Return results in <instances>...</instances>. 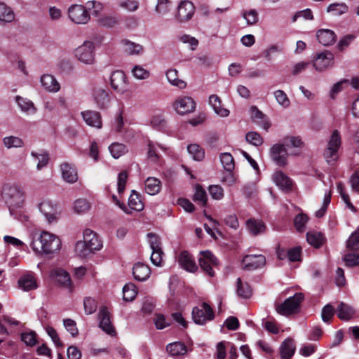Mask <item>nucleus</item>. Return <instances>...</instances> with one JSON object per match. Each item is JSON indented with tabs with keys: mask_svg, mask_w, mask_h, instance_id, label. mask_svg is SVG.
<instances>
[{
	"mask_svg": "<svg viewBox=\"0 0 359 359\" xmlns=\"http://www.w3.org/2000/svg\"><path fill=\"white\" fill-rule=\"evenodd\" d=\"M31 245L36 253L52 254L60 249L61 241L55 234L43 231L34 236Z\"/></svg>",
	"mask_w": 359,
	"mask_h": 359,
	"instance_id": "f257e3e1",
	"label": "nucleus"
},
{
	"mask_svg": "<svg viewBox=\"0 0 359 359\" xmlns=\"http://www.w3.org/2000/svg\"><path fill=\"white\" fill-rule=\"evenodd\" d=\"M304 297V294L299 292L286 299L283 303L276 305V310L277 313L283 316H289L297 313Z\"/></svg>",
	"mask_w": 359,
	"mask_h": 359,
	"instance_id": "f03ea898",
	"label": "nucleus"
},
{
	"mask_svg": "<svg viewBox=\"0 0 359 359\" xmlns=\"http://www.w3.org/2000/svg\"><path fill=\"white\" fill-rule=\"evenodd\" d=\"M198 263L201 270L210 277L215 276V269L217 268L219 262L210 251L200 252Z\"/></svg>",
	"mask_w": 359,
	"mask_h": 359,
	"instance_id": "7ed1b4c3",
	"label": "nucleus"
},
{
	"mask_svg": "<svg viewBox=\"0 0 359 359\" xmlns=\"http://www.w3.org/2000/svg\"><path fill=\"white\" fill-rule=\"evenodd\" d=\"M341 144V136L338 130H334L330 137L327 147L324 151V157L328 163L337 161L338 150Z\"/></svg>",
	"mask_w": 359,
	"mask_h": 359,
	"instance_id": "20e7f679",
	"label": "nucleus"
},
{
	"mask_svg": "<svg viewBox=\"0 0 359 359\" xmlns=\"http://www.w3.org/2000/svg\"><path fill=\"white\" fill-rule=\"evenodd\" d=\"M215 317L212 309L207 303L195 306L192 310V318L198 325H204L208 321L212 320Z\"/></svg>",
	"mask_w": 359,
	"mask_h": 359,
	"instance_id": "39448f33",
	"label": "nucleus"
},
{
	"mask_svg": "<svg viewBox=\"0 0 359 359\" xmlns=\"http://www.w3.org/2000/svg\"><path fill=\"white\" fill-rule=\"evenodd\" d=\"M69 19L75 24L86 25L90 20V15L85 6L79 4L71 6L68 9Z\"/></svg>",
	"mask_w": 359,
	"mask_h": 359,
	"instance_id": "423d86ee",
	"label": "nucleus"
},
{
	"mask_svg": "<svg viewBox=\"0 0 359 359\" xmlns=\"http://www.w3.org/2000/svg\"><path fill=\"white\" fill-rule=\"evenodd\" d=\"M95 46L91 41H85L75 50V56L81 62L93 64L95 60Z\"/></svg>",
	"mask_w": 359,
	"mask_h": 359,
	"instance_id": "0eeeda50",
	"label": "nucleus"
},
{
	"mask_svg": "<svg viewBox=\"0 0 359 359\" xmlns=\"http://www.w3.org/2000/svg\"><path fill=\"white\" fill-rule=\"evenodd\" d=\"M2 195L6 202L11 205H18L22 201L23 192L16 184H5L2 189Z\"/></svg>",
	"mask_w": 359,
	"mask_h": 359,
	"instance_id": "6e6552de",
	"label": "nucleus"
},
{
	"mask_svg": "<svg viewBox=\"0 0 359 359\" xmlns=\"http://www.w3.org/2000/svg\"><path fill=\"white\" fill-rule=\"evenodd\" d=\"M172 106L176 112L182 115L191 113L196 109L194 100L189 96L177 97Z\"/></svg>",
	"mask_w": 359,
	"mask_h": 359,
	"instance_id": "1a4fd4ad",
	"label": "nucleus"
},
{
	"mask_svg": "<svg viewBox=\"0 0 359 359\" xmlns=\"http://www.w3.org/2000/svg\"><path fill=\"white\" fill-rule=\"evenodd\" d=\"M266 257L263 255H248L242 260L243 269L247 271H254L266 265Z\"/></svg>",
	"mask_w": 359,
	"mask_h": 359,
	"instance_id": "9d476101",
	"label": "nucleus"
},
{
	"mask_svg": "<svg viewBox=\"0 0 359 359\" xmlns=\"http://www.w3.org/2000/svg\"><path fill=\"white\" fill-rule=\"evenodd\" d=\"M92 97L99 109H106L110 104L111 98L109 91L101 86H95L93 88Z\"/></svg>",
	"mask_w": 359,
	"mask_h": 359,
	"instance_id": "9b49d317",
	"label": "nucleus"
},
{
	"mask_svg": "<svg viewBox=\"0 0 359 359\" xmlns=\"http://www.w3.org/2000/svg\"><path fill=\"white\" fill-rule=\"evenodd\" d=\"M111 88L118 93L123 94L127 91L128 81L123 71L117 70L112 72L110 77Z\"/></svg>",
	"mask_w": 359,
	"mask_h": 359,
	"instance_id": "f8f14e48",
	"label": "nucleus"
},
{
	"mask_svg": "<svg viewBox=\"0 0 359 359\" xmlns=\"http://www.w3.org/2000/svg\"><path fill=\"white\" fill-rule=\"evenodd\" d=\"M287 149L283 144H276L272 146L270 149V156L279 166H284L287 164Z\"/></svg>",
	"mask_w": 359,
	"mask_h": 359,
	"instance_id": "ddd939ff",
	"label": "nucleus"
},
{
	"mask_svg": "<svg viewBox=\"0 0 359 359\" xmlns=\"http://www.w3.org/2000/svg\"><path fill=\"white\" fill-rule=\"evenodd\" d=\"M100 327L109 335L116 334L115 329L111 322L110 312L106 306H101L99 310Z\"/></svg>",
	"mask_w": 359,
	"mask_h": 359,
	"instance_id": "4468645a",
	"label": "nucleus"
},
{
	"mask_svg": "<svg viewBox=\"0 0 359 359\" xmlns=\"http://www.w3.org/2000/svg\"><path fill=\"white\" fill-rule=\"evenodd\" d=\"M40 212L44 215L48 223L56 222L59 218L60 213L57 210L56 205L50 201H43L39 205Z\"/></svg>",
	"mask_w": 359,
	"mask_h": 359,
	"instance_id": "2eb2a0df",
	"label": "nucleus"
},
{
	"mask_svg": "<svg viewBox=\"0 0 359 359\" xmlns=\"http://www.w3.org/2000/svg\"><path fill=\"white\" fill-rule=\"evenodd\" d=\"M333 59L334 56L330 52L318 53L313 61V66L316 70L323 72L332 65Z\"/></svg>",
	"mask_w": 359,
	"mask_h": 359,
	"instance_id": "dca6fc26",
	"label": "nucleus"
},
{
	"mask_svg": "<svg viewBox=\"0 0 359 359\" xmlns=\"http://www.w3.org/2000/svg\"><path fill=\"white\" fill-rule=\"evenodd\" d=\"M195 6L190 1H182L178 6L177 18L180 22H187L194 15Z\"/></svg>",
	"mask_w": 359,
	"mask_h": 359,
	"instance_id": "f3484780",
	"label": "nucleus"
},
{
	"mask_svg": "<svg viewBox=\"0 0 359 359\" xmlns=\"http://www.w3.org/2000/svg\"><path fill=\"white\" fill-rule=\"evenodd\" d=\"M83 239L93 252L100 250L102 248V243L97 233L89 229L84 230Z\"/></svg>",
	"mask_w": 359,
	"mask_h": 359,
	"instance_id": "a211bd4d",
	"label": "nucleus"
},
{
	"mask_svg": "<svg viewBox=\"0 0 359 359\" xmlns=\"http://www.w3.org/2000/svg\"><path fill=\"white\" fill-rule=\"evenodd\" d=\"M62 179L68 183L73 184L78 180V172L74 165L63 163L60 165Z\"/></svg>",
	"mask_w": 359,
	"mask_h": 359,
	"instance_id": "6ab92c4d",
	"label": "nucleus"
},
{
	"mask_svg": "<svg viewBox=\"0 0 359 359\" xmlns=\"http://www.w3.org/2000/svg\"><path fill=\"white\" fill-rule=\"evenodd\" d=\"M273 182L283 191H289L292 188V181L282 171H276L272 175Z\"/></svg>",
	"mask_w": 359,
	"mask_h": 359,
	"instance_id": "aec40b11",
	"label": "nucleus"
},
{
	"mask_svg": "<svg viewBox=\"0 0 359 359\" xmlns=\"http://www.w3.org/2000/svg\"><path fill=\"white\" fill-rule=\"evenodd\" d=\"M178 262L182 268L189 272L194 273L198 270L194 258L187 251H183L179 255Z\"/></svg>",
	"mask_w": 359,
	"mask_h": 359,
	"instance_id": "412c9836",
	"label": "nucleus"
},
{
	"mask_svg": "<svg viewBox=\"0 0 359 359\" xmlns=\"http://www.w3.org/2000/svg\"><path fill=\"white\" fill-rule=\"evenodd\" d=\"M83 119L87 125L100 129L102 126L101 114L95 111H85L81 113Z\"/></svg>",
	"mask_w": 359,
	"mask_h": 359,
	"instance_id": "4be33fe9",
	"label": "nucleus"
},
{
	"mask_svg": "<svg viewBox=\"0 0 359 359\" xmlns=\"http://www.w3.org/2000/svg\"><path fill=\"white\" fill-rule=\"evenodd\" d=\"M250 116L255 123L260 126L264 130H267L270 128L271 123L267 117L259 111L257 107H252L250 108Z\"/></svg>",
	"mask_w": 359,
	"mask_h": 359,
	"instance_id": "5701e85b",
	"label": "nucleus"
},
{
	"mask_svg": "<svg viewBox=\"0 0 359 359\" xmlns=\"http://www.w3.org/2000/svg\"><path fill=\"white\" fill-rule=\"evenodd\" d=\"M52 276L60 285L72 290V281L69 274L62 269H57L52 272Z\"/></svg>",
	"mask_w": 359,
	"mask_h": 359,
	"instance_id": "b1692460",
	"label": "nucleus"
},
{
	"mask_svg": "<svg viewBox=\"0 0 359 359\" xmlns=\"http://www.w3.org/2000/svg\"><path fill=\"white\" fill-rule=\"evenodd\" d=\"M41 83L43 88L50 93L58 92L60 85L55 78L50 74H44L41 77Z\"/></svg>",
	"mask_w": 359,
	"mask_h": 359,
	"instance_id": "393cba45",
	"label": "nucleus"
},
{
	"mask_svg": "<svg viewBox=\"0 0 359 359\" xmlns=\"http://www.w3.org/2000/svg\"><path fill=\"white\" fill-rule=\"evenodd\" d=\"M133 274L137 280L144 281L149 277L151 270L147 265L138 262L133 268Z\"/></svg>",
	"mask_w": 359,
	"mask_h": 359,
	"instance_id": "a878e982",
	"label": "nucleus"
},
{
	"mask_svg": "<svg viewBox=\"0 0 359 359\" xmlns=\"http://www.w3.org/2000/svg\"><path fill=\"white\" fill-rule=\"evenodd\" d=\"M296 346L293 339L287 338L280 346V354L282 359H290L295 352Z\"/></svg>",
	"mask_w": 359,
	"mask_h": 359,
	"instance_id": "bb28decb",
	"label": "nucleus"
},
{
	"mask_svg": "<svg viewBox=\"0 0 359 359\" xmlns=\"http://www.w3.org/2000/svg\"><path fill=\"white\" fill-rule=\"evenodd\" d=\"M246 228L252 236L263 233L266 230V226L262 220L249 219L246 221Z\"/></svg>",
	"mask_w": 359,
	"mask_h": 359,
	"instance_id": "cd10ccee",
	"label": "nucleus"
},
{
	"mask_svg": "<svg viewBox=\"0 0 359 359\" xmlns=\"http://www.w3.org/2000/svg\"><path fill=\"white\" fill-rule=\"evenodd\" d=\"M316 36L319 43L325 46L332 45L336 40L334 32L330 29H320Z\"/></svg>",
	"mask_w": 359,
	"mask_h": 359,
	"instance_id": "c85d7f7f",
	"label": "nucleus"
},
{
	"mask_svg": "<svg viewBox=\"0 0 359 359\" xmlns=\"http://www.w3.org/2000/svg\"><path fill=\"white\" fill-rule=\"evenodd\" d=\"M209 103L218 116L226 117L229 115V110L222 107L221 100L217 95H210L209 97Z\"/></svg>",
	"mask_w": 359,
	"mask_h": 359,
	"instance_id": "c756f323",
	"label": "nucleus"
},
{
	"mask_svg": "<svg viewBox=\"0 0 359 359\" xmlns=\"http://www.w3.org/2000/svg\"><path fill=\"white\" fill-rule=\"evenodd\" d=\"M161 189V181L156 177H148L144 182V190L149 195H156Z\"/></svg>",
	"mask_w": 359,
	"mask_h": 359,
	"instance_id": "7c9ffc66",
	"label": "nucleus"
},
{
	"mask_svg": "<svg viewBox=\"0 0 359 359\" xmlns=\"http://www.w3.org/2000/svg\"><path fill=\"white\" fill-rule=\"evenodd\" d=\"M19 287L23 290L29 291L37 287L36 279L32 274H25L18 280Z\"/></svg>",
	"mask_w": 359,
	"mask_h": 359,
	"instance_id": "2f4dec72",
	"label": "nucleus"
},
{
	"mask_svg": "<svg viewBox=\"0 0 359 359\" xmlns=\"http://www.w3.org/2000/svg\"><path fill=\"white\" fill-rule=\"evenodd\" d=\"M15 101L23 112L34 114L36 111V108L31 100L20 96H16Z\"/></svg>",
	"mask_w": 359,
	"mask_h": 359,
	"instance_id": "473e14b6",
	"label": "nucleus"
},
{
	"mask_svg": "<svg viewBox=\"0 0 359 359\" xmlns=\"http://www.w3.org/2000/svg\"><path fill=\"white\" fill-rule=\"evenodd\" d=\"M166 350L172 356L182 355L187 352V348L185 344L179 341L169 344L166 346Z\"/></svg>",
	"mask_w": 359,
	"mask_h": 359,
	"instance_id": "72a5a7b5",
	"label": "nucleus"
},
{
	"mask_svg": "<svg viewBox=\"0 0 359 359\" xmlns=\"http://www.w3.org/2000/svg\"><path fill=\"white\" fill-rule=\"evenodd\" d=\"M337 312L338 317L344 320L351 319L355 313L352 307L343 302H341L338 306Z\"/></svg>",
	"mask_w": 359,
	"mask_h": 359,
	"instance_id": "f704fd0d",
	"label": "nucleus"
},
{
	"mask_svg": "<svg viewBox=\"0 0 359 359\" xmlns=\"http://www.w3.org/2000/svg\"><path fill=\"white\" fill-rule=\"evenodd\" d=\"M237 294L244 299L250 298L252 294L250 285L247 282H243L240 278L237 280Z\"/></svg>",
	"mask_w": 359,
	"mask_h": 359,
	"instance_id": "c9c22d12",
	"label": "nucleus"
},
{
	"mask_svg": "<svg viewBox=\"0 0 359 359\" xmlns=\"http://www.w3.org/2000/svg\"><path fill=\"white\" fill-rule=\"evenodd\" d=\"M161 148L164 149V147L151 141H148L147 143V158L150 161L157 162L160 158L158 154V149Z\"/></svg>",
	"mask_w": 359,
	"mask_h": 359,
	"instance_id": "e433bc0d",
	"label": "nucleus"
},
{
	"mask_svg": "<svg viewBox=\"0 0 359 359\" xmlns=\"http://www.w3.org/2000/svg\"><path fill=\"white\" fill-rule=\"evenodd\" d=\"M166 77L168 82L174 86H177L182 89L187 86L184 81L178 79L177 71L176 69H171L168 70L166 72Z\"/></svg>",
	"mask_w": 359,
	"mask_h": 359,
	"instance_id": "4c0bfd02",
	"label": "nucleus"
},
{
	"mask_svg": "<svg viewBox=\"0 0 359 359\" xmlns=\"http://www.w3.org/2000/svg\"><path fill=\"white\" fill-rule=\"evenodd\" d=\"M124 46V50L130 55H137L143 51V47L138 43H135L127 39L121 41Z\"/></svg>",
	"mask_w": 359,
	"mask_h": 359,
	"instance_id": "58836bf2",
	"label": "nucleus"
},
{
	"mask_svg": "<svg viewBox=\"0 0 359 359\" xmlns=\"http://www.w3.org/2000/svg\"><path fill=\"white\" fill-rule=\"evenodd\" d=\"M307 242L318 248L322 245L323 237L321 233L315 231H310L306 233Z\"/></svg>",
	"mask_w": 359,
	"mask_h": 359,
	"instance_id": "ea45409f",
	"label": "nucleus"
},
{
	"mask_svg": "<svg viewBox=\"0 0 359 359\" xmlns=\"http://www.w3.org/2000/svg\"><path fill=\"white\" fill-rule=\"evenodd\" d=\"M137 294L136 286L132 283H128L126 284L123 288V299L125 301H133Z\"/></svg>",
	"mask_w": 359,
	"mask_h": 359,
	"instance_id": "a19ab883",
	"label": "nucleus"
},
{
	"mask_svg": "<svg viewBox=\"0 0 359 359\" xmlns=\"http://www.w3.org/2000/svg\"><path fill=\"white\" fill-rule=\"evenodd\" d=\"M3 144L7 149L20 148L23 147V140L17 136L10 135L3 139Z\"/></svg>",
	"mask_w": 359,
	"mask_h": 359,
	"instance_id": "79ce46f5",
	"label": "nucleus"
},
{
	"mask_svg": "<svg viewBox=\"0 0 359 359\" xmlns=\"http://www.w3.org/2000/svg\"><path fill=\"white\" fill-rule=\"evenodd\" d=\"M128 206L130 209L136 211H141L144 208V204L140 198L139 195L134 190L132 191V193L129 197Z\"/></svg>",
	"mask_w": 359,
	"mask_h": 359,
	"instance_id": "37998d69",
	"label": "nucleus"
},
{
	"mask_svg": "<svg viewBox=\"0 0 359 359\" xmlns=\"http://www.w3.org/2000/svg\"><path fill=\"white\" fill-rule=\"evenodd\" d=\"M74 210L78 214H84L90 208V203L85 198H79L74 203Z\"/></svg>",
	"mask_w": 359,
	"mask_h": 359,
	"instance_id": "c03bdc74",
	"label": "nucleus"
},
{
	"mask_svg": "<svg viewBox=\"0 0 359 359\" xmlns=\"http://www.w3.org/2000/svg\"><path fill=\"white\" fill-rule=\"evenodd\" d=\"M100 26L111 28L118 24V18L114 15H104L100 16L97 20Z\"/></svg>",
	"mask_w": 359,
	"mask_h": 359,
	"instance_id": "a18cd8bd",
	"label": "nucleus"
},
{
	"mask_svg": "<svg viewBox=\"0 0 359 359\" xmlns=\"http://www.w3.org/2000/svg\"><path fill=\"white\" fill-rule=\"evenodd\" d=\"M14 13L6 4H0V21L10 22L14 20Z\"/></svg>",
	"mask_w": 359,
	"mask_h": 359,
	"instance_id": "49530a36",
	"label": "nucleus"
},
{
	"mask_svg": "<svg viewBox=\"0 0 359 359\" xmlns=\"http://www.w3.org/2000/svg\"><path fill=\"white\" fill-rule=\"evenodd\" d=\"M347 11L348 6L344 3L332 4L327 8V11L334 15H341L346 13Z\"/></svg>",
	"mask_w": 359,
	"mask_h": 359,
	"instance_id": "de8ad7c7",
	"label": "nucleus"
},
{
	"mask_svg": "<svg viewBox=\"0 0 359 359\" xmlns=\"http://www.w3.org/2000/svg\"><path fill=\"white\" fill-rule=\"evenodd\" d=\"M194 201L201 206H205L207 203V194L205 191L200 185L195 187Z\"/></svg>",
	"mask_w": 359,
	"mask_h": 359,
	"instance_id": "09e8293b",
	"label": "nucleus"
},
{
	"mask_svg": "<svg viewBox=\"0 0 359 359\" xmlns=\"http://www.w3.org/2000/svg\"><path fill=\"white\" fill-rule=\"evenodd\" d=\"M188 152L196 161H201L205 156L203 149L198 144H190L187 147Z\"/></svg>",
	"mask_w": 359,
	"mask_h": 359,
	"instance_id": "8fccbe9b",
	"label": "nucleus"
},
{
	"mask_svg": "<svg viewBox=\"0 0 359 359\" xmlns=\"http://www.w3.org/2000/svg\"><path fill=\"white\" fill-rule=\"evenodd\" d=\"M109 151L114 158H118L127 152L126 147L120 143H113L109 147Z\"/></svg>",
	"mask_w": 359,
	"mask_h": 359,
	"instance_id": "3c124183",
	"label": "nucleus"
},
{
	"mask_svg": "<svg viewBox=\"0 0 359 359\" xmlns=\"http://www.w3.org/2000/svg\"><path fill=\"white\" fill-rule=\"evenodd\" d=\"M220 161L224 168L226 171L231 172L234 169V160L231 154H222L220 156Z\"/></svg>",
	"mask_w": 359,
	"mask_h": 359,
	"instance_id": "603ef678",
	"label": "nucleus"
},
{
	"mask_svg": "<svg viewBox=\"0 0 359 359\" xmlns=\"http://www.w3.org/2000/svg\"><path fill=\"white\" fill-rule=\"evenodd\" d=\"M133 76L139 80L147 79L149 76V72L140 65H135L132 69Z\"/></svg>",
	"mask_w": 359,
	"mask_h": 359,
	"instance_id": "864d4df0",
	"label": "nucleus"
},
{
	"mask_svg": "<svg viewBox=\"0 0 359 359\" xmlns=\"http://www.w3.org/2000/svg\"><path fill=\"white\" fill-rule=\"evenodd\" d=\"M273 95L278 103L284 108H287L290 105V101L283 90H277L274 92Z\"/></svg>",
	"mask_w": 359,
	"mask_h": 359,
	"instance_id": "5fc2aeb1",
	"label": "nucleus"
},
{
	"mask_svg": "<svg viewBox=\"0 0 359 359\" xmlns=\"http://www.w3.org/2000/svg\"><path fill=\"white\" fill-rule=\"evenodd\" d=\"M245 140L255 147L261 146L263 144V138L257 132H248L245 135Z\"/></svg>",
	"mask_w": 359,
	"mask_h": 359,
	"instance_id": "6e6d98bb",
	"label": "nucleus"
},
{
	"mask_svg": "<svg viewBox=\"0 0 359 359\" xmlns=\"http://www.w3.org/2000/svg\"><path fill=\"white\" fill-rule=\"evenodd\" d=\"M308 221L309 217L307 215L302 213L299 214L294 219V226L299 232H302L305 230L306 224Z\"/></svg>",
	"mask_w": 359,
	"mask_h": 359,
	"instance_id": "4d7b16f0",
	"label": "nucleus"
},
{
	"mask_svg": "<svg viewBox=\"0 0 359 359\" xmlns=\"http://www.w3.org/2000/svg\"><path fill=\"white\" fill-rule=\"evenodd\" d=\"M346 247L351 250H359V229L351 235L347 241Z\"/></svg>",
	"mask_w": 359,
	"mask_h": 359,
	"instance_id": "13d9d810",
	"label": "nucleus"
},
{
	"mask_svg": "<svg viewBox=\"0 0 359 359\" xmlns=\"http://www.w3.org/2000/svg\"><path fill=\"white\" fill-rule=\"evenodd\" d=\"M128 177V174L126 170L120 172L118 175L117 191L120 195H121L125 191Z\"/></svg>",
	"mask_w": 359,
	"mask_h": 359,
	"instance_id": "bf43d9fd",
	"label": "nucleus"
},
{
	"mask_svg": "<svg viewBox=\"0 0 359 359\" xmlns=\"http://www.w3.org/2000/svg\"><path fill=\"white\" fill-rule=\"evenodd\" d=\"M338 193L340 194L342 200L346 204L347 207L352 211H355V207L350 201L348 195L345 192L344 184L341 182H339L337 186Z\"/></svg>",
	"mask_w": 359,
	"mask_h": 359,
	"instance_id": "052dcab7",
	"label": "nucleus"
},
{
	"mask_svg": "<svg viewBox=\"0 0 359 359\" xmlns=\"http://www.w3.org/2000/svg\"><path fill=\"white\" fill-rule=\"evenodd\" d=\"M63 325L67 331L69 332L72 337H75L78 335L79 330L76 327V323L74 320L70 318L64 319Z\"/></svg>",
	"mask_w": 359,
	"mask_h": 359,
	"instance_id": "680f3d73",
	"label": "nucleus"
},
{
	"mask_svg": "<svg viewBox=\"0 0 359 359\" xmlns=\"http://www.w3.org/2000/svg\"><path fill=\"white\" fill-rule=\"evenodd\" d=\"M75 250L77 255L82 257H85L90 253L93 252L91 250H90L84 240L83 241H78L76 243Z\"/></svg>",
	"mask_w": 359,
	"mask_h": 359,
	"instance_id": "e2e57ef3",
	"label": "nucleus"
},
{
	"mask_svg": "<svg viewBox=\"0 0 359 359\" xmlns=\"http://www.w3.org/2000/svg\"><path fill=\"white\" fill-rule=\"evenodd\" d=\"M83 306L86 314L93 313L97 307L96 301L91 297H86L83 301Z\"/></svg>",
	"mask_w": 359,
	"mask_h": 359,
	"instance_id": "0e129e2a",
	"label": "nucleus"
},
{
	"mask_svg": "<svg viewBox=\"0 0 359 359\" xmlns=\"http://www.w3.org/2000/svg\"><path fill=\"white\" fill-rule=\"evenodd\" d=\"M283 144L287 149L290 147L300 148L303 146V142L299 137H290L285 138Z\"/></svg>",
	"mask_w": 359,
	"mask_h": 359,
	"instance_id": "69168bd1",
	"label": "nucleus"
},
{
	"mask_svg": "<svg viewBox=\"0 0 359 359\" xmlns=\"http://www.w3.org/2000/svg\"><path fill=\"white\" fill-rule=\"evenodd\" d=\"M243 17L245 19L247 24L252 25L258 21V14L255 10H249L243 13Z\"/></svg>",
	"mask_w": 359,
	"mask_h": 359,
	"instance_id": "338daca9",
	"label": "nucleus"
},
{
	"mask_svg": "<svg viewBox=\"0 0 359 359\" xmlns=\"http://www.w3.org/2000/svg\"><path fill=\"white\" fill-rule=\"evenodd\" d=\"M344 261L347 266H359V254L348 253L344 257Z\"/></svg>",
	"mask_w": 359,
	"mask_h": 359,
	"instance_id": "774afa93",
	"label": "nucleus"
}]
</instances>
